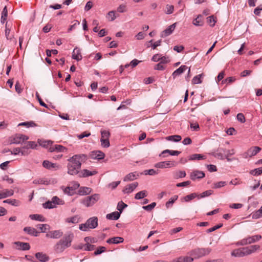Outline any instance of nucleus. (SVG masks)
Segmentation results:
<instances>
[{
  "label": "nucleus",
  "instance_id": "1",
  "mask_svg": "<svg viewBox=\"0 0 262 262\" xmlns=\"http://www.w3.org/2000/svg\"><path fill=\"white\" fill-rule=\"evenodd\" d=\"M88 156L85 154L75 155L70 158L68 161V173L70 175L78 174L81 166L82 162H85Z\"/></svg>",
  "mask_w": 262,
  "mask_h": 262
},
{
  "label": "nucleus",
  "instance_id": "2",
  "mask_svg": "<svg viewBox=\"0 0 262 262\" xmlns=\"http://www.w3.org/2000/svg\"><path fill=\"white\" fill-rule=\"evenodd\" d=\"M74 237V234L72 232H68L65 234L54 246L55 252L57 253H61L66 249L70 247Z\"/></svg>",
  "mask_w": 262,
  "mask_h": 262
},
{
  "label": "nucleus",
  "instance_id": "3",
  "mask_svg": "<svg viewBox=\"0 0 262 262\" xmlns=\"http://www.w3.org/2000/svg\"><path fill=\"white\" fill-rule=\"evenodd\" d=\"M98 226V219L97 217L94 216L89 219L84 224L79 225V229L87 231L90 229H95Z\"/></svg>",
  "mask_w": 262,
  "mask_h": 262
},
{
  "label": "nucleus",
  "instance_id": "4",
  "mask_svg": "<svg viewBox=\"0 0 262 262\" xmlns=\"http://www.w3.org/2000/svg\"><path fill=\"white\" fill-rule=\"evenodd\" d=\"M211 252L209 248H197L190 252V255L193 256V258H199L208 255Z\"/></svg>",
  "mask_w": 262,
  "mask_h": 262
},
{
  "label": "nucleus",
  "instance_id": "5",
  "mask_svg": "<svg viewBox=\"0 0 262 262\" xmlns=\"http://www.w3.org/2000/svg\"><path fill=\"white\" fill-rule=\"evenodd\" d=\"M261 238V236L260 235H255L251 236H248L237 242L236 243V245L244 246L248 244H250L252 243H254L257 241H258Z\"/></svg>",
  "mask_w": 262,
  "mask_h": 262
},
{
  "label": "nucleus",
  "instance_id": "6",
  "mask_svg": "<svg viewBox=\"0 0 262 262\" xmlns=\"http://www.w3.org/2000/svg\"><path fill=\"white\" fill-rule=\"evenodd\" d=\"M29 139V137L25 135L17 134L14 136H11L9 138V141L10 144H22L25 141Z\"/></svg>",
  "mask_w": 262,
  "mask_h": 262
},
{
  "label": "nucleus",
  "instance_id": "7",
  "mask_svg": "<svg viewBox=\"0 0 262 262\" xmlns=\"http://www.w3.org/2000/svg\"><path fill=\"white\" fill-rule=\"evenodd\" d=\"M99 199V195L98 194H94L91 196L86 197L82 201L81 203L88 207L93 206Z\"/></svg>",
  "mask_w": 262,
  "mask_h": 262
},
{
  "label": "nucleus",
  "instance_id": "8",
  "mask_svg": "<svg viewBox=\"0 0 262 262\" xmlns=\"http://www.w3.org/2000/svg\"><path fill=\"white\" fill-rule=\"evenodd\" d=\"M248 253H249V251L247 249L246 247L241 248L233 250L231 252V255L234 257H241L248 255Z\"/></svg>",
  "mask_w": 262,
  "mask_h": 262
},
{
  "label": "nucleus",
  "instance_id": "9",
  "mask_svg": "<svg viewBox=\"0 0 262 262\" xmlns=\"http://www.w3.org/2000/svg\"><path fill=\"white\" fill-rule=\"evenodd\" d=\"M261 150V148L258 146H253L250 148L246 152L243 154V157L247 159L256 155Z\"/></svg>",
  "mask_w": 262,
  "mask_h": 262
},
{
  "label": "nucleus",
  "instance_id": "10",
  "mask_svg": "<svg viewBox=\"0 0 262 262\" xmlns=\"http://www.w3.org/2000/svg\"><path fill=\"white\" fill-rule=\"evenodd\" d=\"M176 165L177 163L175 161H168L158 162L155 164V167L159 168H166L174 167Z\"/></svg>",
  "mask_w": 262,
  "mask_h": 262
},
{
  "label": "nucleus",
  "instance_id": "11",
  "mask_svg": "<svg viewBox=\"0 0 262 262\" xmlns=\"http://www.w3.org/2000/svg\"><path fill=\"white\" fill-rule=\"evenodd\" d=\"M90 157L92 159L101 160L104 158L105 154L100 150H93L90 153Z\"/></svg>",
  "mask_w": 262,
  "mask_h": 262
},
{
  "label": "nucleus",
  "instance_id": "12",
  "mask_svg": "<svg viewBox=\"0 0 262 262\" xmlns=\"http://www.w3.org/2000/svg\"><path fill=\"white\" fill-rule=\"evenodd\" d=\"M42 166L49 170H57L60 168L59 165L53 163L48 160H45L42 163Z\"/></svg>",
  "mask_w": 262,
  "mask_h": 262
},
{
  "label": "nucleus",
  "instance_id": "13",
  "mask_svg": "<svg viewBox=\"0 0 262 262\" xmlns=\"http://www.w3.org/2000/svg\"><path fill=\"white\" fill-rule=\"evenodd\" d=\"M176 27V23H174L171 25L169 26L167 29L164 30L161 34V37H165L170 35L174 30L175 29Z\"/></svg>",
  "mask_w": 262,
  "mask_h": 262
},
{
  "label": "nucleus",
  "instance_id": "14",
  "mask_svg": "<svg viewBox=\"0 0 262 262\" xmlns=\"http://www.w3.org/2000/svg\"><path fill=\"white\" fill-rule=\"evenodd\" d=\"M63 233L60 230L50 231L46 234V237L51 238H58L62 235Z\"/></svg>",
  "mask_w": 262,
  "mask_h": 262
},
{
  "label": "nucleus",
  "instance_id": "15",
  "mask_svg": "<svg viewBox=\"0 0 262 262\" xmlns=\"http://www.w3.org/2000/svg\"><path fill=\"white\" fill-rule=\"evenodd\" d=\"M205 177L204 172L199 170L193 171L190 174V179L195 180L196 179H201Z\"/></svg>",
  "mask_w": 262,
  "mask_h": 262
},
{
  "label": "nucleus",
  "instance_id": "16",
  "mask_svg": "<svg viewBox=\"0 0 262 262\" xmlns=\"http://www.w3.org/2000/svg\"><path fill=\"white\" fill-rule=\"evenodd\" d=\"M97 172L96 170L90 171L88 169H83L79 172V177L85 178L96 174Z\"/></svg>",
  "mask_w": 262,
  "mask_h": 262
},
{
  "label": "nucleus",
  "instance_id": "17",
  "mask_svg": "<svg viewBox=\"0 0 262 262\" xmlns=\"http://www.w3.org/2000/svg\"><path fill=\"white\" fill-rule=\"evenodd\" d=\"M123 242V238L121 237H114L107 239L106 243L109 244H118Z\"/></svg>",
  "mask_w": 262,
  "mask_h": 262
},
{
  "label": "nucleus",
  "instance_id": "18",
  "mask_svg": "<svg viewBox=\"0 0 262 262\" xmlns=\"http://www.w3.org/2000/svg\"><path fill=\"white\" fill-rule=\"evenodd\" d=\"M72 58L77 61H79L82 59V55L80 50L77 48H75L72 52Z\"/></svg>",
  "mask_w": 262,
  "mask_h": 262
},
{
  "label": "nucleus",
  "instance_id": "19",
  "mask_svg": "<svg viewBox=\"0 0 262 262\" xmlns=\"http://www.w3.org/2000/svg\"><path fill=\"white\" fill-rule=\"evenodd\" d=\"M187 69V66H181L180 68L177 69L176 70H175L172 74V76L173 78H175L177 76L181 75L182 74L186 69Z\"/></svg>",
  "mask_w": 262,
  "mask_h": 262
},
{
  "label": "nucleus",
  "instance_id": "20",
  "mask_svg": "<svg viewBox=\"0 0 262 262\" xmlns=\"http://www.w3.org/2000/svg\"><path fill=\"white\" fill-rule=\"evenodd\" d=\"M14 244L18 247V249L22 250H28L30 248V246L28 243H23L20 242H15Z\"/></svg>",
  "mask_w": 262,
  "mask_h": 262
},
{
  "label": "nucleus",
  "instance_id": "21",
  "mask_svg": "<svg viewBox=\"0 0 262 262\" xmlns=\"http://www.w3.org/2000/svg\"><path fill=\"white\" fill-rule=\"evenodd\" d=\"M24 231L29 235L34 236H38V232L34 228L31 227H26L24 228Z\"/></svg>",
  "mask_w": 262,
  "mask_h": 262
},
{
  "label": "nucleus",
  "instance_id": "22",
  "mask_svg": "<svg viewBox=\"0 0 262 262\" xmlns=\"http://www.w3.org/2000/svg\"><path fill=\"white\" fill-rule=\"evenodd\" d=\"M35 257L41 262H46L49 260V257L46 254L42 252H37L35 254Z\"/></svg>",
  "mask_w": 262,
  "mask_h": 262
},
{
  "label": "nucleus",
  "instance_id": "23",
  "mask_svg": "<svg viewBox=\"0 0 262 262\" xmlns=\"http://www.w3.org/2000/svg\"><path fill=\"white\" fill-rule=\"evenodd\" d=\"M120 216V214L118 211H114L112 213L107 214L106 215V217L108 220H118Z\"/></svg>",
  "mask_w": 262,
  "mask_h": 262
},
{
  "label": "nucleus",
  "instance_id": "24",
  "mask_svg": "<svg viewBox=\"0 0 262 262\" xmlns=\"http://www.w3.org/2000/svg\"><path fill=\"white\" fill-rule=\"evenodd\" d=\"M226 149L221 148L217 150V152L214 154V156L218 159L224 160L225 159L224 153H225Z\"/></svg>",
  "mask_w": 262,
  "mask_h": 262
},
{
  "label": "nucleus",
  "instance_id": "25",
  "mask_svg": "<svg viewBox=\"0 0 262 262\" xmlns=\"http://www.w3.org/2000/svg\"><path fill=\"white\" fill-rule=\"evenodd\" d=\"M29 217L32 220H35L40 222H45L46 221V219L41 214H30L29 215Z\"/></svg>",
  "mask_w": 262,
  "mask_h": 262
},
{
  "label": "nucleus",
  "instance_id": "26",
  "mask_svg": "<svg viewBox=\"0 0 262 262\" xmlns=\"http://www.w3.org/2000/svg\"><path fill=\"white\" fill-rule=\"evenodd\" d=\"M4 203H8L14 206H19L20 204V202L16 199H7L3 201Z\"/></svg>",
  "mask_w": 262,
  "mask_h": 262
},
{
  "label": "nucleus",
  "instance_id": "27",
  "mask_svg": "<svg viewBox=\"0 0 262 262\" xmlns=\"http://www.w3.org/2000/svg\"><path fill=\"white\" fill-rule=\"evenodd\" d=\"M192 24L195 26H203L204 23L202 20V16L201 15H199L197 17L193 20Z\"/></svg>",
  "mask_w": 262,
  "mask_h": 262
},
{
  "label": "nucleus",
  "instance_id": "28",
  "mask_svg": "<svg viewBox=\"0 0 262 262\" xmlns=\"http://www.w3.org/2000/svg\"><path fill=\"white\" fill-rule=\"evenodd\" d=\"M205 156L201 155V154H193L189 156V160L193 161V160H201L205 159Z\"/></svg>",
  "mask_w": 262,
  "mask_h": 262
},
{
  "label": "nucleus",
  "instance_id": "29",
  "mask_svg": "<svg viewBox=\"0 0 262 262\" xmlns=\"http://www.w3.org/2000/svg\"><path fill=\"white\" fill-rule=\"evenodd\" d=\"M235 154L234 149L227 150L226 149L225 153H224L225 158L228 162L231 161L233 159H230L229 157Z\"/></svg>",
  "mask_w": 262,
  "mask_h": 262
},
{
  "label": "nucleus",
  "instance_id": "30",
  "mask_svg": "<svg viewBox=\"0 0 262 262\" xmlns=\"http://www.w3.org/2000/svg\"><path fill=\"white\" fill-rule=\"evenodd\" d=\"M38 143L39 144V145L47 148L49 146L51 145L53 142L51 140H38Z\"/></svg>",
  "mask_w": 262,
  "mask_h": 262
},
{
  "label": "nucleus",
  "instance_id": "31",
  "mask_svg": "<svg viewBox=\"0 0 262 262\" xmlns=\"http://www.w3.org/2000/svg\"><path fill=\"white\" fill-rule=\"evenodd\" d=\"M166 139L168 141L179 142L181 140L182 138L180 135H172L166 137Z\"/></svg>",
  "mask_w": 262,
  "mask_h": 262
},
{
  "label": "nucleus",
  "instance_id": "32",
  "mask_svg": "<svg viewBox=\"0 0 262 262\" xmlns=\"http://www.w3.org/2000/svg\"><path fill=\"white\" fill-rule=\"evenodd\" d=\"M3 196L5 198L11 196L14 194V191L13 189H5L2 190Z\"/></svg>",
  "mask_w": 262,
  "mask_h": 262
},
{
  "label": "nucleus",
  "instance_id": "33",
  "mask_svg": "<svg viewBox=\"0 0 262 262\" xmlns=\"http://www.w3.org/2000/svg\"><path fill=\"white\" fill-rule=\"evenodd\" d=\"M91 191V189L89 187H81L79 190V192L81 195H86L89 194Z\"/></svg>",
  "mask_w": 262,
  "mask_h": 262
},
{
  "label": "nucleus",
  "instance_id": "34",
  "mask_svg": "<svg viewBox=\"0 0 262 262\" xmlns=\"http://www.w3.org/2000/svg\"><path fill=\"white\" fill-rule=\"evenodd\" d=\"M147 195V191L145 190L141 191L136 194L135 198L137 200H139Z\"/></svg>",
  "mask_w": 262,
  "mask_h": 262
},
{
  "label": "nucleus",
  "instance_id": "35",
  "mask_svg": "<svg viewBox=\"0 0 262 262\" xmlns=\"http://www.w3.org/2000/svg\"><path fill=\"white\" fill-rule=\"evenodd\" d=\"M37 145L34 141H28L25 143L24 146L26 147L27 149H34L37 147Z\"/></svg>",
  "mask_w": 262,
  "mask_h": 262
},
{
  "label": "nucleus",
  "instance_id": "36",
  "mask_svg": "<svg viewBox=\"0 0 262 262\" xmlns=\"http://www.w3.org/2000/svg\"><path fill=\"white\" fill-rule=\"evenodd\" d=\"M43 208L46 209H52L54 208H55V205L54 204V202H53V201L51 200V201H49L42 204Z\"/></svg>",
  "mask_w": 262,
  "mask_h": 262
},
{
  "label": "nucleus",
  "instance_id": "37",
  "mask_svg": "<svg viewBox=\"0 0 262 262\" xmlns=\"http://www.w3.org/2000/svg\"><path fill=\"white\" fill-rule=\"evenodd\" d=\"M199 195L196 193H192L189 195H187L184 197L183 199L185 202H189L196 197H198Z\"/></svg>",
  "mask_w": 262,
  "mask_h": 262
},
{
  "label": "nucleus",
  "instance_id": "38",
  "mask_svg": "<svg viewBox=\"0 0 262 262\" xmlns=\"http://www.w3.org/2000/svg\"><path fill=\"white\" fill-rule=\"evenodd\" d=\"M37 227L40 229L42 232H46L50 229V226L48 224H38Z\"/></svg>",
  "mask_w": 262,
  "mask_h": 262
},
{
  "label": "nucleus",
  "instance_id": "39",
  "mask_svg": "<svg viewBox=\"0 0 262 262\" xmlns=\"http://www.w3.org/2000/svg\"><path fill=\"white\" fill-rule=\"evenodd\" d=\"M203 74H199L194 76L192 80V83L193 84L201 83L202 82L201 78L203 77Z\"/></svg>",
  "mask_w": 262,
  "mask_h": 262
},
{
  "label": "nucleus",
  "instance_id": "40",
  "mask_svg": "<svg viewBox=\"0 0 262 262\" xmlns=\"http://www.w3.org/2000/svg\"><path fill=\"white\" fill-rule=\"evenodd\" d=\"M101 139H109L110 133L108 130H101Z\"/></svg>",
  "mask_w": 262,
  "mask_h": 262
},
{
  "label": "nucleus",
  "instance_id": "41",
  "mask_svg": "<svg viewBox=\"0 0 262 262\" xmlns=\"http://www.w3.org/2000/svg\"><path fill=\"white\" fill-rule=\"evenodd\" d=\"M250 173L255 176H259L262 173V167H259L251 170L250 171Z\"/></svg>",
  "mask_w": 262,
  "mask_h": 262
},
{
  "label": "nucleus",
  "instance_id": "42",
  "mask_svg": "<svg viewBox=\"0 0 262 262\" xmlns=\"http://www.w3.org/2000/svg\"><path fill=\"white\" fill-rule=\"evenodd\" d=\"M106 17L110 21H113L117 17V16L116 15L115 11H110L107 13V14L106 15Z\"/></svg>",
  "mask_w": 262,
  "mask_h": 262
},
{
  "label": "nucleus",
  "instance_id": "43",
  "mask_svg": "<svg viewBox=\"0 0 262 262\" xmlns=\"http://www.w3.org/2000/svg\"><path fill=\"white\" fill-rule=\"evenodd\" d=\"M52 200L53 201V202H54V204L55 205H63L64 204V202L63 200L60 199L59 198H58L56 196H54Z\"/></svg>",
  "mask_w": 262,
  "mask_h": 262
},
{
  "label": "nucleus",
  "instance_id": "44",
  "mask_svg": "<svg viewBox=\"0 0 262 262\" xmlns=\"http://www.w3.org/2000/svg\"><path fill=\"white\" fill-rule=\"evenodd\" d=\"M178 195H174L173 197L170 198L165 204L166 208H168L171 206L173 203L178 199Z\"/></svg>",
  "mask_w": 262,
  "mask_h": 262
},
{
  "label": "nucleus",
  "instance_id": "45",
  "mask_svg": "<svg viewBox=\"0 0 262 262\" xmlns=\"http://www.w3.org/2000/svg\"><path fill=\"white\" fill-rule=\"evenodd\" d=\"M262 217V206L256 211L253 213L252 217L253 219H258Z\"/></svg>",
  "mask_w": 262,
  "mask_h": 262
},
{
  "label": "nucleus",
  "instance_id": "46",
  "mask_svg": "<svg viewBox=\"0 0 262 262\" xmlns=\"http://www.w3.org/2000/svg\"><path fill=\"white\" fill-rule=\"evenodd\" d=\"M101 146L103 148H107L110 146L109 139H100Z\"/></svg>",
  "mask_w": 262,
  "mask_h": 262
},
{
  "label": "nucleus",
  "instance_id": "47",
  "mask_svg": "<svg viewBox=\"0 0 262 262\" xmlns=\"http://www.w3.org/2000/svg\"><path fill=\"white\" fill-rule=\"evenodd\" d=\"M213 193V191L212 190H208L204 191L203 193H201L200 195H198V198H203L204 197L208 196L212 194Z\"/></svg>",
  "mask_w": 262,
  "mask_h": 262
},
{
  "label": "nucleus",
  "instance_id": "48",
  "mask_svg": "<svg viewBox=\"0 0 262 262\" xmlns=\"http://www.w3.org/2000/svg\"><path fill=\"white\" fill-rule=\"evenodd\" d=\"M55 149L56 151L64 152L67 151V148L61 145H55Z\"/></svg>",
  "mask_w": 262,
  "mask_h": 262
},
{
  "label": "nucleus",
  "instance_id": "49",
  "mask_svg": "<svg viewBox=\"0 0 262 262\" xmlns=\"http://www.w3.org/2000/svg\"><path fill=\"white\" fill-rule=\"evenodd\" d=\"M156 206V203L155 202H153L149 205L143 206L142 208L144 210H146L147 211H150L155 208V207Z\"/></svg>",
  "mask_w": 262,
  "mask_h": 262
},
{
  "label": "nucleus",
  "instance_id": "50",
  "mask_svg": "<svg viewBox=\"0 0 262 262\" xmlns=\"http://www.w3.org/2000/svg\"><path fill=\"white\" fill-rule=\"evenodd\" d=\"M66 222L68 223L76 224L78 223L79 219L77 216H74L71 217L67 218L66 219Z\"/></svg>",
  "mask_w": 262,
  "mask_h": 262
},
{
  "label": "nucleus",
  "instance_id": "51",
  "mask_svg": "<svg viewBox=\"0 0 262 262\" xmlns=\"http://www.w3.org/2000/svg\"><path fill=\"white\" fill-rule=\"evenodd\" d=\"M246 248L249 251V253H248V255H249L258 250L260 248V246L258 245H253L250 248L246 247Z\"/></svg>",
  "mask_w": 262,
  "mask_h": 262
},
{
  "label": "nucleus",
  "instance_id": "52",
  "mask_svg": "<svg viewBox=\"0 0 262 262\" xmlns=\"http://www.w3.org/2000/svg\"><path fill=\"white\" fill-rule=\"evenodd\" d=\"M126 207H127V205L122 201H120L118 203L117 209L119 211V212L120 213V214L122 212L123 209Z\"/></svg>",
  "mask_w": 262,
  "mask_h": 262
},
{
  "label": "nucleus",
  "instance_id": "53",
  "mask_svg": "<svg viewBox=\"0 0 262 262\" xmlns=\"http://www.w3.org/2000/svg\"><path fill=\"white\" fill-rule=\"evenodd\" d=\"M226 184V182L225 181H220L217 183H215L213 184V186L212 187L213 188H220L224 186Z\"/></svg>",
  "mask_w": 262,
  "mask_h": 262
},
{
  "label": "nucleus",
  "instance_id": "54",
  "mask_svg": "<svg viewBox=\"0 0 262 262\" xmlns=\"http://www.w3.org/2000/svg\"><path fill=\"white\" fill-rule=\"evenodd\" d=\"M208 22L210 24V26L213 27L215 25V23H216L215 18L211 15L207 17Z\"/></svg>",
  "mask_w": 262,
  "mask_h": 262
},
{
  "label": "nucleus",
  "instance_id": "55",
  "mask_svg": "<svg viewBox=\"0 0 262 262\" xmlns=\"http://www.w3.org/2000/svg\"><path fill=\"white\" fill-rule=\"evenodd\" d=\"M18 125H23V126H26L27 127H29L35 126L36 124L34 122H33L32 121H30V122H25L19 123Z\"/></svg>",
  "mask_w": 262,
  "mask_h": 262
},
{
  "label": "nucleus",
  "instance_id": "56",
  "mask_svg": "<svg viewBox=\"0 0 262 262\" xmlns=\"http://www.w3.org/2000/svg\"><path fill=\"white\" fill-rule=\"evenodd\" d=\"M145 174H149L150 176L156 175L158 173V170L156 171L153 169H150L149 170H146L144 171Z\"/></svg>",
  "mask_w": 262,
  "mask_h": 262
},
{
  "label": "nucleus",
  "instance_id": "57",
  "mask_svg": "<svg viewBox=\"0 0 262 262\" xmlns=\"http://www.w3.org/2000/svg\"><path fill=\"white\" fill-rule=\"evenodd\" d=\"M223 226V224H219L212 228H210L208 229L207 230V233H210V232H213L219 228H220L221 227H222Z\"/></svg>",
  "mask_w": 262,
  "mask_h": 262
},
{
  "label": "nucleus",
  "instance_id": "58",
  "mask_svg": "<svg viewBox=\"0 0 262 262\" xmlns=\"http://www.w3.org/2000/svg\"><path fill=\"white\" fill-rule=\"evenodd\" d=\"M236 117L237 120L241 123H244L246 121L245 117L242 113H238Z\"/></svg>",
  "mask_w": 262,
  "mask_h": 262
},
{
  "label": "nucleus",
  "instance_id": "59",
  "mask_svg": "<svg viewBox=\"0 0 262 262\" xmlns=\"http://www.w3.org/2000/svg\"><path fill=\"white\" fill-rule=\"evenodd\" d=\"M105 247H99L97 250L95 251L94 254L97 255L101 254L102 252L105 251Z\"/></svg>",
  "mask_w": 262,
  "mask_h": 262
},
{
  "label": "nucleus",
  "instance_id": "60",
  "mask_svg": "<svg viewBox=\"0 0 262 262\" xmlns=\"http://www.w3.org/2000/svg\"><path fill=\"white\" fill-rule=\"evenodd\" d=\"M166 8V10H167V11L166 12V14H170L173 13V10H174L173 6L167 5Z\"/></svg>",
  "mask_w": 262,
  "mask_h": 262
},
{
  "label": "nucleus",
  "instance_id": "61",
  "mask_svg": "<svg viewBox=\"0 0 262 262\" xmlns=\"http://www.w3.org/2000/svg\"><path fill=\"white\" fill-rule=\"evenodd\" d=\"M91 135V133L90 132H83L78 135H77V138L79 139H81L84 137H89Z\"/></svg>",
  "mask_w": 262,
  "mask_h": 262
},
{
  "label": "nucleus",
  "instance_id": "62",
  "mask_svg": "<svg viewBox=\"0 0 262 262\" xmlns=\"http://www.w3.org/2000/svg\"><path fill=\"white\" fill-rule=\"evenodd\" d=\"M26 148H27L26 147H25L24 146L20 148V149H21L20 154L21 155L26 156V155H28L30 153V151H29L28 149H27Z\"/></svg>",
  "mask_w": 262,
  "mask_h": 262
},
{
  "label": "nucleus",
  "instance_id": "63",
  "mask_svg": "<svg viewBox=\"0 0 262 262\" xmlns=\"http://www.w3.org/2000/svg\"><path fill=\"white\" fill-rule=\"evenodd\" d=\"M235 80V78L233 77H229L226 78L224 80L222 81L223 83H226L229 84Z\"/></svg>",
  "mask_w": 262,
  "mask_h": 262
},
{
  "label": "nucleus",
  "instance_id": "64",
  "mask_svg": "<svg viewBox=\"0 0 262 262\" xmlns=\"http://www.w3.org/2000/svg\"><path fill=\"white\" fill-rule=\"evenodd\" d=\"M182 262H192L193 260V258L190 256L181 257Z\"/></svg>",
  "mask_w": 262,
  "mask_h": 262
}]
</instances>
